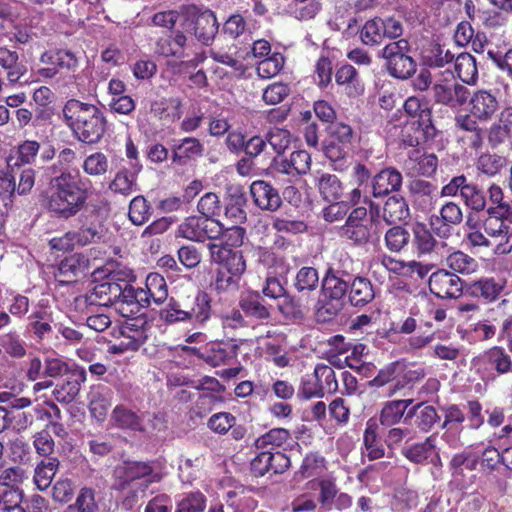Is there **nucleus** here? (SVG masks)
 <instances>
[{
	"label": "nucleus",
	"mask_w": 512,
	"mask_h": 512,
	"mask_svg": "<svg viewBox=\"0 0 512 512\" xmlns=\"http://www.w3.org/2000/svg\"><path fill=\"white\" fill-rule=\"evenodd\" d=\"M78 174L62 171L51 178L46 193V207L58 218L69 219L77 215L87 200L86 189Z\"/></svg>",
	"instance_id": "obj_1"
},
{
	"label": "nucleus",
	"mask_w": 512,
	"mask_h": 512,
	"mask_svg": "<svg viewBox=\"0 0 512 512\" xmlns=\"http://www.w3.org/2000/svg\"><path fill=\"white\" fill-rule=\"evenodd\" d=\"M62 114L66 125L83 143H97L106 131V117L96 105L71 99L64 105Z\"/></svg>",
	"instance_id": "obj_2"
},
{
	"label": "nucleus",
	"mask_w": 512,
	"mask_h": 512,
	"mask_svg": "<svg viewBox=\"0 0 512 512\" xmlns=\"http://www.w3.org/2000/svg\"><path fill=\"white\" fill-rule=\"evenodd\" d=\"M483 222L485 234L499 242L494 243L495 254H508L512 251V236L509 234L512 208L510 205L491 206Z\"/></svg>",
	"instance_id": "obj_3"
},
{
	"label": "nucleus",
	"mask_w": 512,
	"mask_h": 512,
	"mask_svg": "<svg viewBox=\"0 0 512 512\" xmlns=\"http://www.w3.org/2000/svg\"><path fill=\"white\" fill-rule=\"evenodd\" d=\"M471 366L483 380H489L495 378V373L512 372V359L504 348L494 346L473 358Z\"/></svg>",
	"instance_id": "obj_4"
},
{
	"label": "nucleus",
	"mask_w": 512,
	"mask_h": 512,
	"mask_svg": "<svg viewBox=\"0 0 512 512\" xmlns=\"http://www.w3.org/2000/svg\"><path fill=\"white\" fill-rule=\"evenodd\" d=\"M180 24L189 38L194 35L198 41L205 45L209 44L218 32L216 16L209 10L204 12L187 10Z\"/></svg>",
	"instance_id": "obj_5"
},
{
	"label": "nucleus",
	"mask_w": 512,
	"mask_h": 512,
	"mask_svg": "<svg viewBox=\"0 0 512 512\" xmlns=\"http://www.w3.org/2000/svg\"><path fill=\"white\" fill-rule=\"evenodd\" d=\"M222 231V224L209 218L200 216L187 217L177 228L176 237L192 242L215 240Z\"/></svg>",
	"instance_id": "obj_6"
},
{
	"label": "nucleus",
	"mask_w": 512,
	"mask_h": 512,
	"mask_svg": "<svg viewBox=\"0 0 512 512\" xmlns=\"http://www.w3.org/2000/svg\"><path fill=\"white\" fill-rule=\"evenodd\" d=\"M469 96V89L457 82L451 74L438 79L433 85L435 101L452 109L462 107Z\"/></svg>",
	"instance_id": "obj_7"
},
{
	"label": "nucleus",
	"mask_w": 512,
	"mask_h": 512,
	"mask_svg": "<svg viewBox=\"0 0 512 512\" xmlns=\"http://www.w3.org/2000/svg\"><path fill=\"white\" fill-rule=\"evenodd\" d=\"M123 275L121 286V297L117 300L116 309L124 317H132L137 315L142 308L149 305L146 294L142 288L135 289L128 284V281L133 278L132 271L129 269L121 270Z\"/></svg>",
	"instance_id": "obj_8"
},
{
	"label": "nucleus",
	"mask_w": 512,
	"mask_h": 512,
	"mask_svg": "<svg viewBox=\"0 0 512 512\" xmlns=\"http://www.w3.org/2000/svg\"><path fill=\"white\" fill-rule=\"evenodd\" d=\"M348 290V282L341 278L337 272L329 270L322 283V292L325 299H329L331 303L323 305L318 313L328 314V318L337 314L341 309V301Z\"/></svg>",
	"instance_id": "obj_9"
},
{
	"label": "nucleus",
	"mask_w": 512,
	"mask_h": 512,
	"mask_svg": "<svg viewBox=\"0 0 512 512\" xmlns=\"http://www.w3.org/2000/svg\"><path fill=\"white\" fill-rule=\"evenodd\" d=\"M371 220L364 207L355 208L341 228V235L356 245H364L371 237Z\"/></svg>",
	"instance_id": "obj_10"
},
{
	"label": "nucleus",
	"mask_w": 512,
	"mask_h": 512,
	"mask_svg": "<svg viewBox=\"0 0 512 512\" xmlns=\"http://www.w3.org/2000/svg\"><path fill=\"white\" fill-rule=\"evenodd\" d=\"M468 111L481 123L490 122L499 111L500 103L490 90L478 89L470 93Z\"/></svg>",
	"instance_id": "obj_11"
},
{
	"label": "nucleus",
	"mask_w": 512,
	"mask_h": 512,
	"mask_svg": "<svg viewBox=\"0 0 512 512\" xmlns=\"http://www.w3.org/2000/svg\"><path fill=\"white\" fill-rule=\"evenodd\" d=\"M192 39L183 29L172 30L166 37H161L156 42L155 52L166 58L177 60L188 56L187 50L191 47Z\"/></svg>",
	"instance_id": "obj_12"
},
{
	"label": "nucleus",
	"mask_w": 512,
	"mask_h": 512,
	"mask_svg": "<svg viewBox=\"0 0 512 512\" xmlns=\"http://www.w3.org/2000/svg\"><path fill=\"white\" fill-rule=\"evenodd\" d=\"M208 249L211 260L220 264V269L242 278L246 271V261L241 252L217 245V243H210Z\"/></svg>",
	"instance_id": "obj_13"
},
{
	"label": "nucleus",
	"mask_w": 512,
	"mask_h": 512,
	"mask_svg": "<svg viewBox=\"0 0 512 512\" xmlns=\"http://www.w3.org/2000/svg\"><path fill=\"white\" fill-rule=\"evenodd\" d=\"M147 339L146 330L142 326L126 322L119 331L116 342L109 346L112 354H122L137 350Z\"/></svg>",
	"instance_id": "obj_14"
},
{
	"label": "nucleus",
	"mask_w": 512,
	"mask_h": 512,
	"mask_svg": "<svg viewBox=\"0 0 512 512\" xmlns=\"http://www.w3.org/2000/svg\"><path fill=\"white\" fill-rule=\"evenodd\" d=\"M429 289L439 298H457L462 293L463 284L456 274L441 269L431 274Z\"/></svg>",
	"instance_id": "obj_15"
},
{
	"label": "nucleus",
	"mask_w": 512,
	"mask_h": 512,
	"mask_svg": "<svg viewBox=\"0 0 512 512\" xmlns=\"http://www.w3.org/2000/svg\"><path fill=\"white\" fill-rule=\"evenodd\" d=\"M463 214L458 204L447 202L439 212V215H432L430 226L432 230L440 237H447L451 233V227L462 222Z\"/></svg>",
	"instance_id": "obj_16"
},
{
	"label": "nucleus",
	"mask_w": 512,
	"mask_h": 512,
	"mask_svg": "<svg viewBox=\"0 0 512 512\" xmlns=\"http://www.w3.org/2000/svg\"><path fill=\"white\" fill-rule=\"evenodd\" d=\"M403 455L416 464L431 463L434 466L441 465V459L436 447V437L431 435L421 443L407 446L402 451Z\"/></svg>",
	"instance_id": "obj_17"
},
{
	"label": "nucleus",
	"mask_w": 512,
	"mask_h": 512,
	"mask_svg": "<svg viewBox=\"0 0 512 512\" xmlns=\"http://www.w3.org/2000/svg\"><path fill=\"white\" fill-rule=\"evenodd\" d=\"M123 275L121 271L112 272L106 281L96 284L93 287L92 296L101 306L116 305L117 300L121 297Z\"/></svg>",
	"instance_id": "obj_18"
},
{
	"label": "nucleus",
	"mask_w": 512,
	"mask_h": 512,
	"mask_svg": "<svg viewBox=\"0 0 512 512\" xmlns=\"http://www.w3.org/2000/svg\"><path fill=\"white\" fill-rule=\"evenodd\" d=\"M250 194L254 204L262 210L276 211L281 206L278 191L266 181H254L250 186Z\"/></svg>",
	"instance_id": "obj_19"
},
{
	"label": "nucleus",
	"mask_w": 512,
	"mask_h": 512,
	"mask_svg": "<svg viewBox=\"0 0 512 512\" xmlns=\"http://www.w3.org/2000/svg\"><path fill=\"white\" fill-rule=\"evenodd\" d=\"M311 167V155L305 150H297L289 158L275 162V169L291 177L308 173Z\"/></svg>",
	"instance_id": "obj_20"
},
{
	"label": "nucleus",
	"mask_w": 512,
	"mask_h": 512,
	"mask_svg": "<svg viewBox=\"0 0 512 512\" xmlns=\"http://www.w3.org/2000/svg\"><path fill=\"white\" fill-rule=\"evenodd\" d=\"M438 165L437 157L433 154L422 153L419 149H412L408 152V159L405 167L411 175L432 176Z\"/></svg>",
	"instance_id": "obj_21"
},
{
	"label": "nucleus",
	"mask_w": 512,
	"mask_h": 512,
	"mask_svg": "<svg viewBox=\"0 0 512 512\" xmlns=\"http://www.w3.org/2000/svg\"><path fill=\"white\" fill-rule=\"evenodd\" d=\"M142 169L139 162L131 163L130 168L123 167L116 174L114 179L109 185V188L122 195H129L136 191L137 175Z\"/></svg>",
	"instance_id": "obj_22"
},
{
	"label": "nucleus",
	"mask_w": 512,
	"mask_h": 512,
	"mask_svg": "<svg viewBox=\"0 0 512 512\" xmlns=\"http://www.w3.org/2000/svg\"><path fill=\"white\" fill-rule=\"evenodd\" d=\"M402 185V175L393 168H386L375 175L372 183L373 195L381 197L397 191Z\"/></svg>",
	"instance_id": "obj_23"
},
{
	"label": "nucleus",
	"mask_w": 512,
	"mask_h": 512,
	"mask_svg": "<svg viewBox=\"0 0 512 512\" xmlns=\"http://www.w3.org/2000/svg\"><path fill=\"white\" fill-rule=\"evenodd\" d=\"M512 135V106L505 107L489 130V142L498 145Z\"/></svg>",
	"instance_id": "obj_24"
},
{
	"label": "nucleus",
	"mask_w": 512,
	"mask_h": 512,
	"mask_svg": "<svg viewBox=\"0 0 512 512\" xmlns=\"http://www.w3.org/2000/svg\"><path fill=\"white\" fill-rule=\"evenodd\" d=\"M203 145L193 137H186L173 145L172 161L178 164H186L187 161L202 154Z\"/></svg>",
	"instance_id": "obj_25"
},
{
	"label": "nucleus",
	"mask_w": 512,
	"mask_h": 512,
	"mask_svg": "<svg viewBox=\"0 0 512 512\" xmlns=\"http://www.w3.org/2000/svg\"><path fill=\"white\" fill-rule=\"evenodd\" d=\"M111 406V396L105 387H96L89 394V410L91 415L98 421L106 419Z\"/></svg>",
	"instance_id": "obj_26"
},
{
	"label": "nucleus",
	"mask_w": 512,
	"mask_h": 512,
	"mask_svg": "<svg viewBox=\"0 0 512 512\" xmlns=\"http://www.w3.org/2000/svg\"><path fill=\"white\" fill-rule=\"evenodd\" d=\"M412 399L392 400L383 404L380 412V423L384 426H392L400 422L405 412L412 404Z\"/></svg>",
	"instance_id": "obj_27"
},
{
	"label": "nucleus",
	"mask_w": 512,
	"mask_h": 512,
	"mask_svg": "<svg viewBox=\"0 0 512 512\" xmlns=\"http://www.w3.org/2000/svg\"><path fill=\"white\" fill-rule=\"evenodd\" d=\"M110 421L117 428L131 431L144 430L140 417L123 405H118L113 409Z\"/></svg>",
	"instance_id": "obj_28"
},
{
	"label": "nucleus",
	"mask_w": 512,
	"mask_h": 512,
	"mask_svg": "<svg viewBox=\"0 0 512 512\" xmlns=\"http://www.w3.org/2000/svg\"><path fill=\"white\" fill-rule=\"evenodd\" d=\"M85 372L82 370L78 376L75 374L70 375L67 379L57 384L53 390V395L58 402L70 403L78 395L80 391V382L84 381Z\"/></svg>",
	"instance_id": "obj_29"
},
{
	"label": "nucleus",
	"mask_w": 512,
	"mask_h": 512,
	"mask_svg": "<svg viewBox=\"0 0 512 512\" xmlns=\"http://www.w3.org/2000/svg\"><path fill=\"white\" fill-rule=\"evenodd\" d=\"M455 71L458 78L467 85H474L478 79L475 58L469 53H460L455 58Z\"/></svg>",
	"instance_id": "obj_30"
},
{
	"label": "nucleus",
	"mask_w": 512,
	"mask_h": 512,
	"mask_svg": "<svg viewBox=\"0 0 512 512\" xmlns=\"http://www.w3.org/2000/svg\"><path fill=\"white\" fill-rule=\"evenodd\" d=\"M415 417V425L423 432H428L433 425L439 420L437 411L432 406H423L418 404L408 410L405 421Z\"/></svg>",
	"instance_id": "obj_31"
},
{
	"label": "nucleus",
	"mask_w": 512,
	"mask_h": 512,
	"mask_svg": "<svg viewBox=\"0 0 512 512\" xmlns=\"http://www.w3.org/2000/svg\"><path fill=\"white\" fill-rule=\"evenodd\" d=\"M119 473L122 472L125 477V481H134L136 479L145 478V482L153 483L160 480L158 473H152L151 467L143 462H127L117 470Z\"/></svg>",
	"instance_id": "obj_32"
},
{
	"label": "nucleus",
	"mask_w": 512,
	"mask_h": 512,
	"mask_svg": "<svg viewBox=\"0 0 512 512\" xmlns=\"http://www.w3.org/2000/svg\"><path fill=\"white\" fill-rule=\"evenodd\" d=\"M182 350L186 353L197 355L213 367L224 364L229 357L228 350L219 343L211 344L202 353L197 348L189 346H184Z\"/></svg>",
	"instance_id": "obj_33"
},
{
	"label": "nucleus",
	"mask_w": 512,
	"mask_h": 512,
	"mask_svg": "<svg viewBox=\"0 0 512 512\" xmlns=\"http://www.w3.org/2000/svg\"><path fill=\"white\" fill-rule=\"evenodd\" d=\"M377 426L374 423H367L364 431L362 456L370 461L380 459L384 456V448L377 437Z\"/></svg>",
	"instance_id": "obj_34"
},
{
	"label": "nucleus",
	"mask_w": 512,
	"mask_h": 512,
	"mask_svg": "<svg viewBox=\"0 0 512 512\" xmlns=\"http://www.w3.org/2000/svg\"><path fill=\"white\" fill-rule=\"evenodd\" d=\"M142 291L147 296V301L153 300L160 304L164 302L168 296L167 284L164 277L158 273H150L146 277L145 288Z\"/></svg>",
	"instance_id": "obj_35"
},
{
	"label": "nucleus",
	"mask_w": 512,
	"mask_h": 512,
	"mask_svg": "<svg viewBox=\"0 0 512 512\" xmlns=\"http://www.w3.org/2000/svg\"><path fill=\"white\" fill-rule=\"evenodd\" d=\"M409 217V207L405 199L391 196L383 208V218L388 224L404 221Z\"/></svg>",
	"instance_id": "obj_36"
},
{
	"label": "nucleus",
	"mask_w": 512,
	"mask_h": 512,
	"mask_svg": "<svg viewBox=\"0 0 512 512\" xmlns=\"http://www.w3.org/2000/svg\"><path fill=\"white\" fill-rule=\"evenodd\" d=\"M59 461L50 458L48 461H41L34 470L33 481L39 490H46L52 483L57 472Z\"/></svg>",
	"instance_id": "obj_37"
},
{
	"label": "nucleus",
	"mask_w": 512,
	"mask_h": 512,
	"mask_svg": "<svg viewBox=\"0 0 512 512\" xmlns=\"http://www.w3.org/2000/svg\"><path fill=\"white\" fill-rule=\"evenodd\" d=\"M505 282L501 279L483 278L475 281L470 289L473 295L483 297L485 300L492 301L498 297L504 287Z\"/></svg>",
	"instance_id": "obj_38"
},
{
	"label": "nucleus",
	"mask_w": 512,
	"mask_h": 512,
	"mask_svg": "<svg viewBox=\"0 0 512 512\" xmlns=\"http://www.w3.org/2000/svg\"><path fill=\"white\" fill-rule=\"evenodd\" d=\"M78 246L96 244L104 240L106 229L101 222H91L74 231Z\"/></svg>",
	"instance_id": "obj_39"
},
{
	"label": "nucleus",
	"mask_w": 512,
	"mask_h": 512,
	"mask_svg": "<svg viewBox=\"0 0 512 512\" xmlns=\"http://www.w3.org/2000/svg\"><path fill=\"white\" fill-rule=\"evenodd\" d=\"M240 306L247 316L258 320H267L270 318V310L263 303L259 294H248L240 301Z\"/></svg>",
	"instance_id": "obj_40"
},
{
	"label": "nucleus",
	"mask_w": 512,
	"mask_h": 512,
	"mask_svg": "<svg viewBox=\"0 0 512 512\" xmlns=\"http://www.w3.org/2000/svg\"><path fill=\"white\" fill-rule=\"evenodd\" d=\"M191 307L188 311L190 321L204 323L210 318V298L204 292H197L190 298Z\"/></svg>",
	"instance_id": "obj_41"
},
{
	"label": "nucleus",
	"mask_w": 512,
	"mask_h": 512,
	"mask_svg": "<svg viewBox=\"0 0 512 512\" xmlns=\"http://www.w3.org/2000/svg\"><path fill=\"white\" fill-rule=\"evenodd\" d=\"M374 298V291L370 281L357 277L353 280L350 289V301L355 306H362Z\"/></svg>",
	"instance_id": "obj_42"
},
{
	"label": "nucleus",
	"mask_w": 512,
	"mask_h": 512,
	"mask_svg": "<svg viewBox=\"0 0 512 512\" xmlns=\"http://www.w3.org/2000/svg\"><path fill=\"white\" fill-rule=\"evenodd\" d=\"M317 186L320 194L327 201H337L343 194V186L338 177L333 174L321 175Z\"/></svg>",
	"instance_id": "obj_43"
},
{
	"label": "nucleus",
	"mask_w": 512,
	"mask_h": 512,
	"mask_svg": "<svg viewBox=\"0 0 512 512\" xmlns=\"http://www.w3.org/2000/svg\"><path fill=\"white\" fill-rule=\"evenodd\" d=\"M327 470L326 459L316 452L308 453L301 464L299 474L303 478L321 476Z\"/></svg>",
	"instance_id": "obj_44"
},
{
	"label": "nucleus",
	"mask_w": 512,
	"mask_h": 512,
	"mask_svg": "<svg viewBox=\"0 0 512 512\" xmlns=\"http://www.w3.org/2000/svg\"><path fill=\"white\" fill-rule=\"evenodd\" d=\"M382 28V18L380 17L366 21L360 31L362 43L368 46L379 45L384 39Z\"/></svg>",
	"instance_id": "obj_45"
},
{
	"label": "nucleus",
	"mask_w": 512,
	"mask_h": 512,
	"mask_svg": "<svg viewBox=\"0 0 512 512\" xmlns=\"http://www.w3.org/2000/svg\"><path fill=\"white\" fill-rule=\"evenodd\" d=\"M41 61L72 71L76 70L79 64L78 57L72 51L65 49L57 50L54 54L44 53Z\"/></svg>",
	"instance_id": "obj_46"
},
{
	"label": "nucleus",
	"mask_w": 512,
	"mask_h": 512,
	"mask_svg": "<svg viewBox=\"0 0 512 512\" xmlns=\"http://www.w3.org/2000/svg\"><path fill=\"white\" fill-rule=\"evenodd\" d=\"M23 490L5 489L0 493V512H26L22 506Z\"/></svg>",
	"instance_id": "obj_47"
},
{
	"label": "nucleus",
	"mask_w": 512,
	"mask_h": 512,
	"mask_svg": "<svg viewBox=\"0 0 512 512\" xmlns=\"http://www.w3.org/2000/svg\"><path fill=\"white\" fill-rule=\"evenodd\" d=\"M404 109L410 116L418 118L419 126L428 127L431 124V112L426 103L417 97H409L404 103Z\"/></svg>",
	"instance_id": "obj_48"
},
{
	"label": "nucleus",
	"mask_w": 512,
	"mask_h": 512,
	"mask_svg": "<svg viewBox=\"0 0 512 512\" xmlns=\"http://www.w3.org/2000/svg\"><path fill=\"white\" fill-rule=\"evenodd\" d=\"M412 231L414 235L413 243L418 253H430L434 249L435 239L427 227L420 222H416L413 224Z\"/></svg>",
	"instance_id": "obj_49"
},
{
	"label": "nucleus",
	"mask_w": 512,
	"mask_h": 512,
	"mask_svg": "<svg viewBox=\"0 0 512 512\" xmlns=\"http://www.w3.org/2000/svg\"><path fill=\"white\" fill-rule=\"evenodd\" d=\"M314 373L323 395L325 393L331 394L337 391L338 382L335 372L330 366L318 364L314 369Z\"/></svg>",
	"instance_id": "obj_50"
},
{
	"label": "nucleus",
	"mask_w": 512,
	"mask_h": 512,
	"mask_svg": "<svg viewBox=\"0 0 512 512\" xmlns=\"http://www.w3.org/2000/svg\"><path fill=\"white\" fill-rule=\"evenodd\" d=\"M40 150V144L34 140H25L18 145L15 162L11 166L32 164ZM13 158L10 159L9 163Z\"/></svg>",
	"instance_id": "obj_51"
},
{
	"label": "nucleus",
	"mask_w": 512,
	"mask_h": 512,
	"mask_svg": "<svg viewBox=\"0 0 512 512\" xmlns=\"http://www.w3.org/2000/svg\"><path fill=\"white\" fill-rule=\"evenodd\" d=\"M283 65L284 57L279 53H274L257 64V74L263 79L272 78L281 71Z\"/></svg>",
	"instance_id": "obj_52"
},
{
	"label": "nucleus",
	"mask_w": 512,
	"mask_h": 512,
	"mask_svg": "<svg viewBox=\"0 0 512 512\" xmlns=\"http://www.w3.org/2000/svg\"><path fill=\"white\" fill-rule=\"evenodd\" d=\"M128 215L133 224L142 225L149 219L151 207L143 196H136L130 202Z\"/></svg>",
	"instance_id": "obj_53"
},
{
	"label": "nucleus",
	"mask_w": 512,
	"mask_h": 512,
	"mask_svg": "<svg viewBox=\"0 0 512 512\" xmlns=\"http://www.w3.org/2000/svg\"><path fill=\"white\" fill-rule=\"evenodd\" d=\"M318 272L313 267H302L296 274L294 286L299 292L312 291L318 287Z\"/></svg>",
	"instance_id": "obj_54"
},
{
	"label": "nucleus",
	"mask_w": 512,
	"mask_h": 512,
	"mask_svg": "<svg viewBox=\"0 0 512 512\" xmlns=\"http://www.w3.org/2000/svg\"><path fill=\"white\" fill-rule=\"evenodd\" d=\"M446 263L450 269L462 274L474 272L477 266L473 258L461 251L450 254L446 259Z\"/></svg>",
	"instance_id": "obj_55"
},
{
	"label": "nucleus",
	"mask_w": 512,
	"mask_h": 512,
	"mask_svg": "<svg viewBox=\"0 0 512 512\" xmlns=\"http://www.w3.org/2000/svg\"><path fill=\"white\" fill-rule=\"evenodd\" d=\"M241 278L227 271L218 269L212 287L219 293L235 292L240 287Z\"/></svg>",
	"instance_id": "obj_56"
},
{
	"label": "nucleus",
	"mask_w": 512,
	"mask_h": 512,
	"mask_svg": "<svg viewBox=\"0 0 512 512\" xmlns=\"http://www.w3.org/2000/svg\"><path fill=\"white\" fill-rule=\"evenodd\" d=\"M289 437L290 433L288 430L284 428H275L259 437L255 441V445L258 449H265L269 446L273 449L274 447H280L289 439Z\"/></svg>",
	"instance_id": "obj_57"
},
{
	"label": "nucleus",
	"mask_w": 512,
	"mask_h": 512,
	"mask_svg": "<svg viewBox=\"0 0 512 512\" xmlns=\"http://www.w3.org/2000/svg\"><path fill=\"white\" fill-rule=\"evenodd\" d=\"M387 69L392 76L399 79H407L415 72L416 63L414 59L408 55L390 61V63H387Z\"/></svg>",
	"instance_id": "obj_58"
},
{
	"label": "nucleus",
	"mask_w": 512,
	"mask_h": 512,
	"mask_svg": "<svg viewBox=\"0 0 512 512\" xmlns=\"http://www.w3.org/2000/svg\"><path fill=\"white\" fill-rule=\"evenodd\" d=\"M108 159L101 152H95L85 158L82 168L90 176H101L108 170Z\"/></svg>",
	"instance_id": "obj_59"
},
{
	"label": "nucleus",
	"mask_w": 512,
	"mask_h": 512,
	"mask_svg": "<svg viewBox=\"0 0 512 512\" xmlns=\"http://www.w3.org/2000/svg\"><path fill=\"white\" fill-rule=\"evenodd\" d=\"M27 478V473L19 466L7 467L0 471V485L6 489L19 488Z\"/></svg>",
	"instance_id": "obj_60"
},
{
	"label": "nucleus",
	"mask_w": 512,
	"mask_h": 512,
	"mask_svg": "<svg viewBox=\"0 0 512 512\" xmlns=\"http://www.w3.org/2000/svg\"><path fill=\"white\" fill-rule=\"evenodd\" d=\"M409 241V233L400 226L390 228L385 234L386 247L392 252H399Z\"/></svg>",
	"instance_id": "obj_61"
},
{
	"label": "nucleus",
	"mask_w": 512,
	"mask_h": 512,
	"mask_svg": "<svg viewBox=\"0 0 512 512\" xmlns=\"http://www.w3.org/2000/svg\"><path fill=\"white\" fill-rule=\"evenodd\" d=\"M404 371V365L400 362H393L382 368L377 376L370 382L371 386L382 387L389 382L395 381Z\"/></svg>",
	"instance_id": "obj_62"
},
{
	"label": "nucleus",
	"mask_w": 512,
	"mask_h": 512,
	"mask_svg": "<svg viewBox=\"0 0 512 512\" xmlns=\"http://www.w3.org/2000/svg\"><path fill=\"white\" fill-rule=\"evenodd\" d=\"M266 140L277 154H282L291 144L292 137L286 129L273 128L268 132Z\"/></svg>",
	"instance_id": "obj_63"
},
{
	"label": "nucleus",
	"mask_w": 512,
	"mask_h": 512,
	"mask_svg": "<svg viewBox=\"0 0 512 512\" xmlns=\"http://www.w3.org/2000/svg\"><path fill=\"white\" fill-rule=\"evenodd\" d=\"M205 507V497L200 492L185 495L177 504L176 512H202Z\"/></svg>",
	"instance_id": "obj_64"
}]
</instances>
